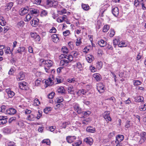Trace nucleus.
I'll return each mask as SVG.
<instances>
[{
  "mask_svg": "<svg viewBox=\"0 0 146 146\" xmlns=\"http://www.w3.org/2000/svg\"><path fill=\"white\" fill-rule=\"evenodd\" d=\"M42 64L44 65V69L47 73H49L50 71V68L52 67L53 64V62L52 61L50 60H44L41 59L40 60Z\"/></svg>",
  "mask_w": 146,
  "mask_h": 146,
  "instance_id": "obj_1",
  "label": "nucleus"
},
{
  "mask_svg": "<svg viewBox=\"0 0 146 146\" xmlns=\"http://www.w3.org/2000/svg\"><path fill=\"white\" fill-rule=\"evenodd\" d=\"M54 76L52 75H51L47 80H45L44 82L46 84V87H47L48 86L52 85L53 84V81L54 80Z\"/></svg>",
  "mask_w": 146,
  "mask_h": 146,
  "instance_id": "obj_2",
  "label": "nucleus"
},
{
  "mask_svg": "<svg viewBox=\"0 0 146 146\" xmlns=\"http://www.w3.org/2000/svg\"><path fill=\"white\" fill-rule=\"evenodd\" d=\"M25 77V73L23 72H21L17 75L16 77V79L19 81L24 80Z\"/></svg>",
  "mask_w": 146,
  "mask_h": 146,
  "instance_id": "obj_3",
  "label": "nucleus"
},
{
  "mask_svg": "<svg viewBox=\"0 0 146 146\" xmlns=\"http://www.w3.org/2000/svg\"><path fill=\"white\" fill-rule=\"evenodd\" d=\"M97 89L100 93H102L104 91V86L103 84L102 83H99L97 84Z\"/></svg>",
  "mask_w": 146,
  "mask_h": 146,
  "instance_id": "obj_4",
  "label": "nucleus"
},
{
  "mask_svg": "<svg viewBox=\"0 0 146 146\" xmlns=\"http://www.w3.org/2000/svg\"><path fill=\"white\" fill-rule=\"evenodd\" d=\"M46 4L50 7H55L58 4V2L54 0H47Z\"/></svg>",
  "mask_w": 146,
  "mask_h": 146,
  "instance_id": "obj_5",
  "label": "nucleus"
},
{
  "mask_svg": "<svg viewBox=\"0 0 146 146\" xmlns=\"http://www.w3.org/2000/svg\"><path fill=\"white\" fill-rule=\"evenodd\" d=\"M67 16L66 15H63L62 16L59 17L56 20L58 23H62L63 21H66L67 23Z\"/></svg>",
  "mask_w": 146,
  "mask_h": 146,
  "instance_id": "obj_6",
  "label": "nucleus"
},
{
  "mask_svg": "<svg viewBox=\"0 0 146 146\" xmlns=\"http://www.w3.org/2000/svg\"><path fill=\"white\" fill-rule=\"evenodd\" d=\"M29 8L28 7H26L23 9H21L19 11V13L21 15H23L28 13Z\"/></svg>",
  "mask_w": 146,
  "mask_h": 146,
  "instance_id": "obj_7",
  "label": "nucleus"
},
{
  "mask_svg": "<svg viewBox=\"0 0 146 146\" xmlns=\"http://www.w3.org/2000/svg\"><path fill=\"white\" fill-rule=\"evenodd\" d=\"M31 37L33 38L34 40L36 41H40V38L39 36L36 33H32L31 34Z\"/></svg>",
  "mask_w": 146,
  "mask_h": 146,
  "instance_id": "obj_8",
  "label": "nucleus"
},
{
  "mask_svg": "<svg viewBox=\"0 0 146 146\" xmlns=\"http://www.w3.org/2000/svg\"><path fill=\"white\" fill-rule=\"evenodd\" d=\"M6 111L7 114L13 115L16 113V110L14 108H11L6 110Z\"/></svg>",
  "mask_w": 146,
  "mask_h": 146,
  "instance_id": "obj_9",
  "label": "nucleus"
},
{
  "mask_svg": "<svg viewBox=\"0 0 146 146\" xmlns=\"http://www.w3.org/2000/svg\"><path fill=\"white\" fill-rule=\"evenodd\" d=\"M110 112L108 111H105L104 115V118L106 120V121H111V119L110 116Z\"/></svg>",
  "mask_w": 146,
  "mask_h": 146,
  "instance_id": "obj_10",
  "label": "nucleus"
},
{
  "mask_svg": "<svg viewBox=\"0 0 146 146\" xmlns=\"http://www.w3.org/2000/svg\"><path fill=\"white\" fill-rule=\"evenodd\" d=\"M39 22V19L36 18H34L32 21H31V23L32 26L35 27H36L38 25Z\"/></svg>",
  "mask_w": 146,
  "mask_h": 146,
  "instance_id": "obj_11",
  "label": "nucleus"
},
{
  "mask_svg": "<svg viewBox=\"0 0 146 146\" xmlns=\"http://www.w3.org/2000/svg\"><path fill=\"white\" fill-rule=\"evenodd\" d=\"M5 92L7 93L9 97L10 98H12L15 95V93L9 88L6 89Z\"/></svg>",
  "mask_w": 146,
  "mask_h": 146,
  "instance_id": "obj_12",
  "label": "nucleus"
},
{
  "mask_svg": "<svg viewBox=\"0 0 146 146\" xmlns=\"http://www.w3.org/2000/svg\"><path fill=\"white\" fill-rule=\"evenodd\" d=\"M58 35L54 34L51 36L52 41L55 43H57L59 41V38L58 37Z\"/></svg>",
  "mask_w": 146,
  "mask_h": 146,
  "instance_id": "obj_13",
  "label": "nucleus"
},
{
  "mask_svg": "<svg viewBox=\"0 0 146 146\" xmlns=\"http://www.w3.org/2000/svg\"><path fill=\"white\" fill-rule=\"evenodd\" d=\"M76 139V137L75 136H69L66 137V140L68 143H71L75 140Z\"/></svg>",
  "mask_w": 146,
  "mask_h": 146,
  "instance_id": "obj_14",
  "label": "nucleus"
},
{
  "mask_svg": "<svg viewBox=\"0 0 146 146\" xmlns=\"http://www.w3.org/2000/svg\"><path fill=\"white\" fill-rule=\"evenodd\" d=\"M93 78L97 81H99L101 79V76L98 73L94 74L93 75Z\"/></svg>",
  "mask_w": 146,
  "mask_h": 146,
  "instance_id": "obj_15",
  "label": "nucleus"
},
{
  "mask_svg": "<svg viewBox=\"0 0 146 146\" xmlns=\"http://www.w3.org/2000/svg\"><path fill=\"white\" fill-rule=\"evenodd\" d=\"M27 50L24 47H19L16 50L15 52V54L17 53L21 54L22 52H24L26 51Z\"/></svg>",
  "mask_w": 146,
  "mask_h": 146,
  "instance_id": "obj_16",
  "label": "nucleus"
},
{
  "mask_svg": "<svg viewBox=\"0 0 146 146\" xmlns=\"http://www.w3.org/2000/svg\"><path fill=\"white\" fill-rule=\"evenodd\" d=\"M124 139V136L123 135H119L117 136L116 138V140L115 142L117 143H119V142L122 141Z\"/></svg>",
  "mask_w": 146,
  "mask_h": 146,
  "instance_id": "obj_17",
  "label": "nucleus"
},
{
  "mask_svg": "<svg viewBox=\"0 0 146 146\" xmlns=\"http://www.w3.org/2000/svg\"><path fill=\"white\" fill-rule=\"evenodd\" d=\"M31 14L37 15H38L39 11L38 10L33 8H29V10Z\"/></svg>",
  "mask_w": 146,
  "mask_h": 146,
  "instance_id": "obj_18",
  "label": "nucleus"
},
{
  "mask_svg": "<svg viewBox=\"0 0 146 146\" xmlns=\"http://www.w3.org/2000/svg\"><path fill=\"white\" fill-rule=\"evenodd\" d=\"M86 59L88 62L90 63L94 60V58L92 55L88 54L86 56Z\"/></svg>",
  "mask_w": 146,
  "mask_h": 146,
  "instance_id": "obj_19",
  "label": "nucleus"
},
{
  "mask_svg": "<svg viewBox=\"0 0 146 146\" xmlns=\"http://www.w3.org/2000/svg\"><path fill=\"white\" fill-rule=\"evenodd\" d=\"M69 63V61L66 59L61 60L60 62V65L62 66H66L68 65Z\"/></svg>",
  "mask_w": 146,
  "mask_h": 146,
  "instance_id": "obj_20",
  "label": "nucleus"
},
{
  "mask_svg": "<svg viewBox=\"0 0 146 146\" xmlns=\"http://www.w3.org/2000/svg\"><path fill=\"white\" fill-rule=\"evenodd\" d=\"M112 13L113 15L115 17H117L119 13V9L118 8L115 7L112 9Z\"/></svg>",
  "mask_w": 146,
  "mask_h": 146,
  "instance_id": "obj_21",
  "label": "nucleus"
},
{
  "mask_svg": "<svg viewBox=\"0 0 146 146\" xmlns=\"http://www.w3.org/2000/svg\"><path fill=\"white\" fill-rule=\"evenodd\" d=\"M84 141L87 144L91 145L92 144L93 139L91 137H87L84 139Z\"/></svg>",
  "mask_w": 146,
  "mask_h": 146,
  "instance_id": "obj_22",
  "label": "nucleus"
},
{
  "mask_svg": "<svg viewBox=\"0 0 146 146\" xmlns=\"http://www.w3.org/2000/svg\"><path fill=\"white\" fill-rule=\"evenodd\" d=\"M74 108L75 111H76L79 114L82 113V109L80 108L78 105H75L74 106Z\"/></svg>",
  "mask_w": 146,
  "mask_h": 146,
  "instance_id": "obj_23",
  "label": "nucleus"
},
{
  "mask_svg": "<svg viewBox=\"0 0 146 146\" xmlns=\"http://www.w3.org/2000/svg\"><path fill=\"white\" fill-rule=\"evenodd\" d=\"M36 118L35 115L32 114H31L27 116V119L30 121H33Z\"/></svg>",
  "mask_w": 146,
  "mask_h": 146,
  "instance_id": "obj_24",
  "label": "nucleus"
},
{
  "mask_svg": "<svg viewBox=\"0 0 146 146\" xmlns=\"http://www.w3.org/2000/svg\"><path fill=\"white\" fill-rule=\"evenodd\" d=\"M27 85V83L25 82H21L19 83V86L20 88L22 90L25 89V87Z\"/></svg>",
  "mask_w": 146,
  "mask_h": 146,
  "instance_id": "obj_25",
  "label": "nucleus"
},
{
  "mask_svg": "<svg viewBox=\"0 0 146 146\" xmlns=\"http://www.w3.org/2000/svg\"><path fill=\"white\" fill-rule=\"evenodd\" d=\"M6 24V22L4 18L2 16H0V25L2 26H4Z\"/></svg>",
  "mask_w": 146,
  "mask_h": 146,
  "instance_id": "obj_26",
  "label": "nucleus"
},
{
  "mask_svg": "<svg viewBox=\"0 0 146 146\" xmlns=\"http://www.w3.org/2000/svg\"><path fill=\"white\" fill-rule=\"evenodd\" d=\"M98 43L101 47H104L106 45V42L102 39L98 41Z\"/></svg>",
  "mask_w": 146,
  "mask_h": 146,
  "instance_id": "obj_27",
  "label": "nucleus"
},
{
  "mask_svg": "<svg viewBox=\"0 0 146 146\" xmlns=\"http://www.w3.org/2000/svg\"><path fill=\"white\" fill-rule=\"evenodd\" d=\"M86 130L89 132L94 133L95 132L96 129L92 127H88L86 129Z\"/></svg>",
  "mask_w": 146,
  "mask_h": 146,
  "instance_id": "obj_28",
  "label": "nucleus"
},
{
  "mask_svg": "<svg viewBox=\"0 0 146 146\" xmlns=\"http://www.w3.org/2000/svg\"><path fill=\"white\" fill-rule=\"evenodd\" d=\"M141 139L140 140L142 142H144L146 139V133L142 132L141 134Z\"/></svg>",
  "mask_w": 146,
  "mask_h": 146,
  "instance_id": "obj_29",
  "label": "nucleus"
},
{
  "mask_svg": "<svg viewBox=\"0 0 146 146\" xmlns=\"http://www.w3.org/2000/svg\"><path fill=\"white\" fill-rule=\"evenodd\" d=\"M13 2H10L9 3H7L6 6L7 7L5 9L6 11H8L9 10L11 9V8L13 6Z\"/></svg>",
  "mask_w": 146,
  "mask_h": 146,
  "instance_id": "obj_30",
  "label": "nucleus"
},
{
  "mask_svg": "<svg viewBox=\"0 0 146 146\" xmlns=\"http://www.w3.org/2000/svg\"><path fill=\"white\" fill-rule=\"evenodd\" d=\"M68 94H71L74 91L73 86L72 85L69 86L68 88Z\"/></svg>",
  "mask_w": 146,
  "mask_h": 146,
  "instance_id": "obj_31",
  "label": "nucleus"
},
{
  "mask_svg": "<svg viewBox=\"0 0 146 146\" xmlns=\"http://www.w3.org/2000/svg\"><path fill=\"white\" fill-rule=\"evenodd\" d=\"M48 12L46 10H42L40 12V16L41 17H44L47 16Z\"/></svg>",
  "mask_w": 146,
  "mask_h": 146,
  "instance_id": "obj_32",
  "label": "nucleus"
},
{
  "mask_svg": "<svg viewBox=\"0 0 146 146\" xmlns=\"http://www.w3.org/2000/svg\"><path fill=\"white\" fill-rule=\"evenodd\" d=\"M82 8L85 11H87L89 9V6L88 4H84L82 3Z\"/></svg>",
  "mask_w": 146,
  "mask_h": 146,
  "instance_id": "obj_33",
  "label": "nucleus"
},
{
  "mask_svg": "<svg viewBox=\"0 0 146 146\" xmlns=\"http://www.w3.org/2000/svg\"><path fill=\"white\" fill-rule=\"evenodd\" d=\"M50 141L48 139H44L42 141V144H46L48 145H50Z\"/></svg>",
  "mask_w": 146,
  "mask_h": 146,
  "instance_id": "obj_34",
  "label": "nucleus"
},
{
  "mask_svg": "<svg viewBox=\"0 0 146 146\" xmlns=\"http://www.w3.org/2000/svg\"><path fill=\"white\" fill-rule=\"evenodd\" d=\"M87 90L85 89L80 90L77 92V94H82L83 95H85L87 93Z\"/></svg>",
  "mask_w": 146,
  "mask_h": 146,
  "instance_id": "obj_35",
  "label": "nucleus"
},
{
  "mask_svg": "<svg viewBox=\"0 0 146 146\" xmlns=\"http://www.w3.org/2000/svg\"><path fill=\"white\" fill-rule=\"evenodd\" d=\"M143 100V97L142 96H138L135 98V101L138 102H142Z\"/></svg>",
  "mask_w": 146,
  "mask_h": 146,
  "instance_id": "obj_36",
  "label": "nucleus"
},
{
  "mask_svg": "<svg viewBox=\"0 0 146 146\" xmlns=\"http://www.w3.org/2000/svg\"><path fill=\"white\" fill-rule=\"evenodd\" d=\"M56 80L57 81V83H60L62 82L63 79L62 77L58 76L56 78Z\"/></svg>",
  "mask_w": 146,
  "mask_h": 146,
  "instance_id": "obj_37",
  "label": "nucleus"
},
{
  "mask_svg": "<svg viewBox=\"0 0 146 146\" xmlns=\"http://www.w3.org/2000/svg\"><path fill=\"white\" fill-rule=\"evenodd\" d=\"M58 93H60L63 94H65V90L64 88L62 87L59 88L58 90Z\"/></svg>",
  "mask_w": 146,
  "mask_h": 146,
  "instance_id": "obj_38",
  "label": "nucleus"
},
{
  "mask_svg": "<svg viewBox=\"0 0 146 146\" xmlns=\"http://www.w3.org/2000/svg\"><path fill=\"white\" fill-rule=\"evenodd\" d=\"M61 51L64 53L67 54L68 53L69 50L65 46H64L62 48Z\"/></svg>",
  "mask_w": 146,
  "mask_h": 146,
  "instance_id": "obj_39",
  "label": "nucleus"
},
{
  "mask_svg": "<svg viewBox=\"0 0 146 146\" xmlns=\"http://www.w3.org/2000/svg\"><path fill=\"white\" fill-rule=\"evenodd\" d=\"M102 64L101 62H98L96 63V67L99 70L102 67Z\"/></svg>",
  "mask_w": 146,
  "mask_h": 146,
  "instance_id": "obj_40",
  "label": "nucleus"
},
{
  "mask_svg": "<svg viewBox=\"0 0 146 146\" xmlns=\"http://www.w3.org/2000/svg\"><path fill=\"white\" fill-rule=\"evenodd\" d=\"M82 38H78L76 39V45L77 46H80L82 43L81 41Z\"/></svg>",
  "mask_w": 146,
  "mask_h": 146,
  "instance_id": "obj_41",
  "label": "nucleus"
},
{
  "mask_svg": "<svg viewBox=\"0 0 146 146\" xmlns=\"http://www.w3.org/2000/svg\"><path fill=\"white\" fill-rule=\"evenodd\" d=\"M70 124V121H65L62 123V127L63 128L65 129L67 125H69Z\"/></svg>",
  "mask_w": 146,
  "mask_h": 146,
  "instance_id": "obj_42",
  "label": "nucleus"
},
{
  "mask_svg": "<svg viewBox=\"0 0 146 146\" xmlns=\"http://www.w3.org/2000/svg\"><path fill=\"white\" fill-rule=\"evenodd\" d=\"M110 29L109 26L108 25H106L103 28V31L104 32H107Z\"/></svg>",
  "mask_w": 146,
  "mask_h": 146,
  "instance_id": "obj_43",
  "label": "nucleus"
},
{
  "mask_svg": "<svg viewBox=\"0 0 146 146\" xmlns=\"http://www.w3.org/2000/svg\"><path fill=\"white\" fill-rule=\"evenodd\" d=\"M33 104L35 106H38L40 104V102L38 99L36 98L34 100Z\"/></svg>",
  "mask_w": 146,
  "mask_h": 146,
  "instance_id": "obj_44",
  "label": "nucleus"
},
{
  "mask_svg": "<svg viewBox=\"0 0 146 146\" xmlns=\"http://www.w3.org/2000/svg\"><path fill=\"white\" fill-rule=\"evenodd\" d=\"M133 83L135 86L139 85L141 83V82L138 80H134L133 81Z\"/></svg>",
  "mask_w": 146,
  "mask_h": 146,
  "instance_id": "obj_45",
  "label": "nucleus"
},
{
  "mask_svg": "<svg viewBox=\"0 0 146 146\" xmlns=\"http://www.w3.org/2000/svg\"><path fill=\"white\" fill-rule=\"evenodd\" d=\"M64 100L63 99L62 97H58L56 99V101L58 103L62 102Z\"/></svg>",
  "mask_w": 146,
  "mask_h": 146,
  "instance_id": "obj_46",
  "label": "nucleus"
},
{
  "mask_svg": "<svg viewBox=\"0 0 146 146\" xmlns=\"http://www.w3.org/2000/svg\"><path fill=\"white\" fill-rule=\"evenodd\" d=\"M82 143V141L79 140L76 142H75L72 144V146H79Z\"/></svg>",
  "mask_w": 146,
  "mask_h": 146,
  "instance_id": "obj_47",
  "label": "nucleus"
},
{
  "mask_svg": "<svg viewBox=\"0 0 146 146\" xmlns=\"http://www.w3.org/2000/svg\"><path fill=\"white\" fill-rule=\"evenodd\" d=\"M31 17H32L31 16V15L28 14L26 16L25 18V19L24 20L25 21H28L31 19Z\"/></svg>",
  "mask_w": 146,
  "mask_h": 146,
  "instance_id": "obj_48",
  "label": "nucleus"
},
{
  "mask_svg": "<svg viewBox=\"0 0 146 146\" xmlns=\"http://www.w3.org/2000/svg\"><path fill=\"white\" fill-rule=\"evenodd\" d=\"M56 128L55 126L48 127H46L47 129L48 130L50 131L51 132L53 131Z\"/></svg>",
  "mask_w": 146,
  "mask_h": 146,
  "instance_id": "obj_49",
  "label": "nucleus"
},
{
  "mask_svg": "<svg viewBox=\"0 0 146 146\" xmlns=\"http://www.w3.org/2000/svg\"><path fill=\"white\" fill-rule=\"evenodd\" d=\"M4 51L7 54H10V48L9 47H7L5 48Z\"/></svg>",
  "mask_w": 146,
  "mask_h": 146,
  "instance_id": "obj_50",
  "label": "nucleus"
},
{
  "mask_svg": "<svg viewBox=\"0 0 146 146\" xmlns=\"http://www.w3.org/2000/svg\"><path fill=\"white\" fill-rule=\"evenodd\" d=\"M118 46L120 47H125L127 46L124 42H120L119 43Z\"/></svg>",
  "mask_w": 146,
  "mask_h": 146,
  "instance_id": "obj_51",
  "label": "nucleus"
},
{
  "mask_svg": "<svg viewBox=\"0 0 146 146\" xmlns=\"http://www.w3.org/2000/svg\"><path fill=\"white\" fill-rule=\"evenodd\" d=\"M17 125L20 127L23 128L25 127V125L23 122L19 121L17 123Z\"/></svg>",
  "mask_w": 146,
  "mask_h": 146,
  "instance_id": "obj_52",
  "label": "nucleus"
},
{
  "mask_svg": "<svg viewBox=\"0 0 146 146\" xmlns=\"http://www.w3.org/2000/svg\"><path fill=\"white\" fill-rule=\"evenodd\" d=\"M139 109L141 111H144L146 110V105L145 104L143 106H141L139 108Z\"/></svg>",
  "mask_w": 146,
  "mask_h": 146,
  "instance_id": "obj_53",
  "label": "nucleus"
},
{
  "mask_svg": "<svg viewBox=\"0 0 146 146\" xmlns=\"http://www.w3.org/2000/svg\"><path fill=\"white\" fill-rule=\"evenodd\" d=\"M91 112L89 111H82V113L83 115H84L88 116L91 113Z\"/></svg>",
  "mask_w": 146,
  "mask_h": 146,
  "instance_id": "obj_54",
  "label": "nucleus"
},
{
  "mask_svg": "<svg viewBox=\"0 0 146 146\" xmlns=\"http://www.w3.org/2000/svg\"><path fill=\"white\" fill-rule=\"evenodd\" d=\"M89 119L86 118L82 121V123L84 125H87L89 123Z\"/></svg>",
  "mask_w": 146,
  "mask_h": 146,
  "instance_id": "obj_55",
  "label": "nucleus"
},
{
  "mask_svg": "<svg viewBox=\"0 0 146 146\" xmlns=\"http://www.w3.org/2000/svg\"><path fill=\"white\" fill-rule=\"evenodd\" d=\"M67 81L70 83H74L75 81V79L74 78L68 79Z\"/></svg>",
  "mask_w": 146,
  "mask_h": 146,
  "instance_id": "obj_56",
  "label": "nucleus"
},
{
  "mask_svg": "<svg viewBox=\"0 0 146 146\" xmlns=\"http://www.w3.org/2000/svg\"><path fill=\"white\" fill-rule=\"evenodd\" d=\"M70 33V31L69 30H67L66 31H64L63 32V35L65 36H67L69 35Z\"/></svg>",
  "mask_w": 146,
  "mask_h": 146,
  "instance_id": "obj_57",
  "label": "nucleus"
},
{
  "mask_svg": "<svg viewBox=\"0 0 146 146\" xmlns=\"http://www.w3.org/2000/svg\"><path fill=\"white\" fill-rule=\"evenodd\" d=\"M141 4L140 2L139 1V0H135L134 1V5L136 7H137Z\"/></svg>",
  "mask_w": 146,
  "mask_h": 146,
  "instance_id": "obj_58",
  "label": "nucleus"
},
{
  "mask_svg": "<svg viewBox=\"0 0 146 146\" xmlns=\"http://www.w3.org/2000/svg\"><path fill=\"white\" fill-rule=\"evenodd\" d=\"M115 31L113 29H111L110 33V36L111 37H113L115 35Z\"/></svg>",
  "mask_w": 146,
  "mask_h": 146,
  "instance_id": "obj_59",
  "label": "nucleus"
},
{
  "mask_svg": "<svg viewBox=\"0 0 146 146\" xmlns=\"http://www.w3.org/2000/svg\"><path fill=\"white\" fill-rule=\"evenodd\" d=\"M55 95V93L54 92H52L50 93L49 94L48 97L49 99H52Z\"/></svg>",
  "mask_w": 146,
  "mask_h": 146,
  "instance_id": "obj_60",
  "label": "nucleus"
},
{
  "mask_svg": "<svg viewBox=\"0 0 146 146\" xmlns=\"http://www.w3.org/2000/svg\"><path fill=\"white\" fill-rule=\"evenodd\" d=\"M130 125L131 121H127L125 125V127L126 128H128L130 127Z\"/></svg>",
  "mask_w": 146,
  "mask_h": 146,
  "instance_id": "obj_61",
  "label": "nucleus"
},
{
  "mask_svg": "<svg viewBox=\"0 0 146 146\" xmlns=\"http://www.w3.org/2000/svg\"><path fill=\"white\" fill-rule=\"evenodd\" d=\"M66 12V9H64L61 10H59L58 11V13L60 14H63L65 13Z\"/></svg>",
  "mask_w": 146,
  "mask_h": 146,
  "instance_id": "obj_62",
  "label": "nucleus"
},
{
  "mask_svg": "<svg viewBox=\"0 0 146 146\" xmlns=\"http://www.w3.org/2000/svg\"><path fill=\"white\" fill-rule=\"evenodd\" d=\"M76 66L77 68L80 70V69L82 68V65L80 62H78L76 63Z\"/></svg>",
  "mask_w": 146,
  "mask_h": 146,
  "instance_id": "obj_63",
  "label": "nucleus"
},
{
  "mask_svg": "<svg viewBox=\"0 0 146 146\" xmlns=\"http://www.w3.org/2000/svg\"><path fill=\"white\" fill-rule=\"evenodd\" d=\"M7 144L8 146H13L15 145V143L13 141H8Z\"/></svg>",
  "mask_w": 146,
  "mask_h": 146,
  "instance_id": "obj_64",
  "label": "nucleus"
}]
</instances>
